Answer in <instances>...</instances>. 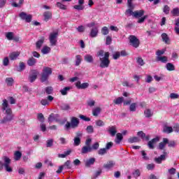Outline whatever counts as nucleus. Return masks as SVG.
<instances>
[{"label":"nucleus","instance_id":"f257e3e1","mask_svg":"<svg viewBox=\"0 0 179 179\" xmlns=\"http://www.w3.org/2000/svg\"><path fill=\"white\" fill-rule=\"evenodd\" d=\"M1 110L2 111H6V115L0 121V124H6L7 122H10L13 120V113L12 112V109L9 107V103H8V100L3 99L2 103Z\"/></svg>","mask_w":179,"mask_h":179},{"label":"nucleus","instance_id":"f03ea898","mask_svg":"<svg viewBox=\"0 0 179 179\" xmlns=\"http://www.w3.org/2000/svg\"><path fill=\"white\" fill-rule=\"evenodd\" d=\"M97 57H99L100 68L103 69L104 68H108L110 66V52L99 50L97 52Z\"/></svg>","mask_w":179,"mask_h":179},{"label":"nucleus","instance_id":"7ed1b4c3","mask_svg":"<svg viewBox=\"0 0 179 179\" xmlns=\"http://www.w3.org/2000/svg\"><path fill=\"white\" fill-rule=\"evenodd\" d=\"M51 75H52V69L48 66L43 67L41 76V82H42V83L47 82L48 80V78H50Z\"/></svg>","mask_w":179,"mask_h":179},{"label":"nucleus","instance_id":"20e7f679","mask_svg":"<svg viewBox=\"0 0 179 179\" xmlns=\"http://www.w3.org/2000/svg\"><path fill=\"white\" fill-rule=\"evenodd\" d=\"M3 160L4 162V164H3L1 161H0V170H2V169H3V167L5 168L6 171H8V173H12L13 169L10 167V159H9V157L4 156L3 157Z\"/></svg>","mask_w":179,"mask_h":179},{"label":"nucleus","instance_id":"39448f33","mask_svg":"<svg viewBox=\"0 0 179 179\" xmlns=\"http://www.w3.org/2000/svg\"><path fill=\"white\" fill-rule=\"evenodd\" d=\"M79 125V119H78L76 117H71V122H67L64 126L65 129L68 131L69 129H71V128L75 129L78 128Z\"/></svg>","mask_w":179,"mask_h":179},{"label":"nucleus","instance_id":"423d86ee","mask_svg":"<svg viewBox=\"0 0 179 179\" xmlns=\"http://www.w3.org/2000/svg\"><path fill=\"white\" fill-rule=\"evenodd\" d=\"M143 15H145V10H143L135 11V18L138 19L137 23H143V22L148 19V15L143 16Z\"/></svg>","mask_w":179,"mask_h":179},{"label":"nucleus","instance_id":"0eeeda50","mask_svg":"<svg viewBox=\"0 0 179 179\" xmlns=\"http://www.w3.org/2000/svg\"><path fill=\"white\" fill-rule=\"evenodd\" d=\"M135 9V6L132 3V0L127 1V9L125 12V15L127 16H132L135 17V12L134 11Z\"/></svg>","mask_w":179,"mask_h":179},{"label":"nucleus","instance_id":"6e6552de","mask_svg":"<svg viewBox=\"0 0 179 179\" xmlns=\"http://www.w3.org/2000/svg\"><path fill=\"white\" fill-rule=\"evenodd\" d=\"M19 17H20L22 20H25L27 23H30V22H31V19H33V15L22 11L19 14Z\"/></svg>","mask_w":179,"mask_h":179},{"label":"nucleus","instance_id":"1a4fd4ad","mask_svg":"<svg viewBox=\"0 0 179 179\" xmlns=\"http://www.w3.org/2000/svg\"><path fill=\"white\" fill-rule=\"evenodd\" d=\"M58 38V32H52L49 36V41L50 43V45H57V41Z\"/></svg>","mask_w":179,"mask_h":179},{"label":"nucleus","instance_id":"9d476101","mask_svg":"<svg viewBox=\"0 0 179 179\" xmlns=\"http://www.w3.org/2000/svg\"><path fill=\"white\" fill-rule=\"evenodd\" d=\"M38 75V71L37 70H32L29 76V80L31 82V83H33L36 79H37V76Z\"/></svg>","mask_w":179,"mask_h":179},{"label":"nucleus","instance_id":"9b49d317","mask_svg":"<svg viewBox=\"0 0 179 179\" xmlns=\"http://www.w3.org/2000/svg\"><path fill=\"white\" fill-rule=\"evenodd\" d=\"M73 9L83 10L85 9V0H78V5L73 6Z\"/></svg>","mask_w":179,"mask_h":179},{"label":"nucleus","instance_id":"f8f14e48","mask_svg":"<svg viewBox=\"0 0 179 179\" xmlns=\"http://www.w3.org/2000/svg\"><path fill=\"white\" fill-rule=\"evenodd\" d=\"M76 87H77V89H79V90L87 89V87H89V83H80V81H78L76 83Z\"/></svg>","mask_w":179,"mask_h":179},{"label":"nucleus","instance_id":"ddd939ff","mask_svg":"<svg viewBox=\"0 0 179 179\" xmlns=\"http://www.w3.org/2000/svg\"><path fill=\"white\" fill-rule=\"evenodd\" d=\"M92 151V146L84 145L81 148V155H87V153H90Z\"/></svg>","mask_w":179,"mask_h":179},{"label":"nucleus","instance_id":"4468645a","mask_svg":"<svg viewBox=\"0 0 179 179\" xmlns=\"http://www.w3.org/2000/svg\"><path fill=\"white\" fill-rule=\"evenodd\" d=\"M157 142H159V137H156L155 138H152L148 143V148L150 149H155V143H157Z\"/></svg>","mask_w":179,"mask_h":179},{"label":"nucleus","instance_id":"2eb2a0df","mask_svg":"<svg viewBox=\"0 0 179 179\" xmlns=\"http://www.w3.org/2000/svg\"><path fill=\"white\" fill-rule=\"evenodd\" d=\"M19 55H20V52H13L9 54L8 57H9L10 61H16V59H17V58L19 57Z\"/></svg>","mask_w":179,"mask_h":179},{"label":"nucleus","instance_id":"dca6fc26","mask_svg":"<svg viewBox=\"0 0 179 179\" xmlns=\"http://www.w3.org/2000/svg\"><path fill=\"white\" fill-rule=\"evenodd\" d=\"M115 166V162L109 161L103 165V167L104 169H106V170H111V169L114 168Z\"/></svg>","mask_w":179,"mask_h":179},{"label":"nucleus","instance_id":"f3484780","mask_svg":"<svg viewBox=\"0 0 179 179\" xmlns=\"http://www.w3.org/2000/svg\"><path fill=\"white\" fill-rule=\"evenodd\" d=\"M85 162V167H90V166H93L96 162V158H90L89 159H87Z\"/></svg>","mask_w":179,"mask_h":179},{"label":"nucleus","instance_id":"a211bd4d","mask_svg":"<svg viewBox=\"0 0 179 179\" xmlns=\"http://www.w3.org/2000/svg\"><path fill=\"white\" fill-rule=\"evenodd\" d=\"M169 143V139L167 138H163V142L159 143L158 148L160 150H163L164 148H166V145Z\"/></svg>","mask_w":179,"mask_h":179},{"label":"nucleus","instance_id":"6ab92c4d","mask_svg":"<svg viewBox=\"0 0 179 179\" xmlns=\"http://www.w3.org/2000/svg\"><path fill=\"white\" fill-rule=\"evenodd\" d=\"M84 60L85 61V62H88V64H93V62H94V59L93 58V56L89 54L84 56Z\"/></svg>","mask_w":179,"mask_h":179},{"label":"nucleus","instance_id":"aec40b11","mask_svg":"<svg viewBox=\"0 0 179 179\" xmlns=\"http://www.w3.org/2000/svg\"><path fill=\"white\" fill-rule=\"evenodd\" d=\"M98 34H99V28L94 27L91 29L90 33V36H91L92 38H94V37H97Z\"/></svg>","mask_w":179,"mask_h":179},{"label":"nucleus","instance_id":"412c9836","mask_svg":"<svg viewBox=\"0 0 179 179\" xmlns=\"http://www.w3.org/2000/svg\"><path fill=\"white\" fill-rule=\"evenodd\" d=\"M57 118H58V115L52 113L49 115L48 122H50V124H51V122H54V121H55L56 122H58V119Z\"/></svg>","mask_w":179,"mask_h":179},{"label":"nucleus","instance_id":"4be33fe9","mask_svg":"<svg viewBox=\"0 0 179 179\" xmlns=\"http://www.w3.org/2000/svg\"><path fill=\"white\" fill-rule=\"evenodd\" d=\"M5 82L8 87H12L13 85H15V80L12 77L6 78Z\"/></svg>","mask_w":179,"mask_h":179},{"label":"nucleus","instance_id":"5701e85b","mask_svg":"<svg viewBox=\"0 0 179 179\" xmlns=\"http://www.w3.org/2000/svg\"><path fill=\"white\" fill-rule=\"evenodd\" d=\"M162 41H164L165 44L170 45V38H169V36L167 35V34L163 33L162 34Z\"/></svg>","mask_w":179,"mask_h":179},{"label":"nucleus","instance_id":"b1692460","mask_svg":"<svg viewBox=\"0 0 179 179\" xmlns=\"http://www.w3.org/2000/svg\"><path fill=\"white\" fill-rule=\"evenodd\" d=\"M43 16L45 17V22H48V20H50V19L52 17V13H51V11H45L43 13Z\"/></svg>","mask_w":179,"mask_h":179},{"label":"nucleus","instance_id":"393cba45","mask_svg":"<svg viewBox=\"0 0 179 179\" xmlns=\"http://www.w3.org/2000/svg\"><path fill=\"white\" fill-rule=\"evenodd\" d=\"M44 37H42L41 39H39L36 43V48L37 50H40L41 48V47L43 46V44H44Z\"/></svg>","mask_w":179,"mask_h":179},{"label":"nucleus","instance_id":"a878e982","mask_svg":"<svg viewBox=\"0 0 179 179\" xmlns=\"http://www.w3.org/2000/svg\"><path fill=\"white\" fill-rule=\"evenodd\" d=\"M108 132L110 134L111 136H115V134H117V128L114 126L110 127Z\"/></svg>","mask_w":179,"mask_h":179},{"label":"nucleus","instance_id":"bb28decb","mask_svg":"<svg viewBox=\"0 0 179 179\" xmlns=\"http://www.w3.org/2000/svg\"><path fill=\"white\" fill-rule=\"evenodd\" d=\"M164 160H166V155H162L160 157L155 159V161L158 164H162V162H163Z\"/></svg>","mask_w":179,"mask_h":179},{"label":"nucleus","instance_id":"cd10ccee","mask_svg":"<svg viewBox=\"0 0 179 179\" xmlns=\"http://www.w3.org/2000/svg\"><path fill=\"white\" fill-rule=\"evenodd\" d=\"M122 134L121 133H117L116 134V139L115 140V142L117 145H119V143H121V141H122Z\"/></svg>","mask_w":179,"mask_h":179},{"label":"nucleus","instance_id":"c85d7f7f","mask_svg":"<svg viewBox=\"0 0 179 179\" xmlns=\"http://www.w3.org/2000/svg\"><path fill=\"white\" fill-rule=\"evenodd\" d=\"M173 129V127L169 126H164L162 132L164 134H171Z\"/></svg>","mask_w":179,"mask_h":179},{"label":"nucleus","instance_id":"c756f323","mask_svg":"<svg viewBox=\"0 0 179 179\" xmlns=\"http://www.w3.org/2000/svg\"><path fill=\"white\" fill-rule=\"evenodd\" d=\"M71 153H72V150H69L64 152V154H59L58 157H60L61 159H65V157H66V156H69V155H71Z\"/></svg>","mask_w":179,"mask_h":179},{"label":"nucleus","instance_id":"7c9ffc66","mask_svg":"<svg viewBox=\"0 0 179 179\" xmlns=\"http://www.w3.org/2000/svg\"><path fill=\"white\" fill-rule=\"evenodd\" d=\"M60 107L61 109L64 111H68L69 110H71V106L69 105V103H62Z\"/></svg>","mask_w":179,"mask_h":179},{"label":"nucleus","instance_id":"2f4dec72","mask_svg":"<svg viewBox=\"0 0 179 179\" xmlns=\"http://www.w3.org/2000/svg\"><path fill=\"white\" fill-rule=\"evenodd\" d=\"M27 64L29 66H34V65H36L37 64V59H36L34 57H31L28 61Z\"/></svg>","mask_w":179,"mask_h":179},{"label":"nucleus","instance_id":"473e14b6","mask_svg":"<svg viewBox=\"0 0 179 179\" xmlns=\"http://www.w3.org/2000/svg\"><path fill=\"white\" fill-rule=\"evenodd\" d=\"M51 51V48L48 46H43V48L41 49V52L44 55L49 54V52Z\"/></svg>","mask_w":179,"mask_h":179},{"label":"nucleus","instance_id":"72a5a7b5","mask_svg":"<svg viewBox=\"0 0 179 179\" xmlns=\"http://www.w3.org/2000/svg\"><path fill=\"white\" fill-rule=\"evenodd\" d=\"M100 113H101V108L100 107L95 108L92 110V115L94 117H97Z\"/></svg>","mask_w":179,"mask_h":179},{"label":"nucleus","instance_id":"f704fd0d","mask_svg":"<svg viewBox=\"0 0 179 179\" xmlns=\"http://www.w3.org/2000/svg\"><path fill=\"white\" fill-rule=\"evenodd\" d=\"M144 115L146 118H150V117L153 116V113H152V110L150 109H146L144 111Z\"/></svg>","mask_w":179,"mask_h":179},{"label":"nucleus","instance_id":"c9c22d12","mask_svg":"<svg viewBox=\"0 0 179 179\" xmlns=\"http://www.w3.org/2000/svg\"><path fill=\"white\" fill-rule=\"evenodd\" d=\"M63 3H64V2H62V1L57 2L56 5H57V8H59V9H62V10H66L68 7Z\"/></svg>","mask_w":179,"mask_h":179},{"label":"nucleus","instance_id":"e433bc0d","mask_svg":"<svg viewBox=\"0 0 179 179\" xmlns=\"http://www.w3.org/2000/svg\"><path fill=\"white\" fill-rule=\"evenodd\" d=\"M54 92V88L52 86H48L45 88V93L46 94H52Z\"/></svg>","mask_w":179,"mask_h":179},{"label":"nucleus","instance_id":"4c0bfd02","mask_svg":"<svg viewBox=\"0 0 179 179\" xmlns=\"http://www.w3.org/2000/svg\"><path fill=\"white\" fill-rule=\"evenodd\" d=\"M166 68L167 71H176V66H174V64L171 63H167L166 65Z\"/></svg>","mask_w":179,"mask_h":179},{"label":"nucleus","instance_id":"58836bf2","mask_svg":"<svg viewBox=\"0 0 179 179\" xmlns=\"http://www.w3.org/2000/svg\"><path fill=\"white\" fill-rule=\"evenodd\" d=\"M136 63L139 66H143L145 65V61L142 59V57H138L136 58Z\"/></svg>","mask_w":179,"mask_h":179},{"label":"nucleus","instance_id":"ea45409f","mask_svg":"<svg viewBox=\"0 0 179 179\" xmlns=\"http://www.w3.org/2000/svg\"><path fill=\"white\" fill-rule=\"evenodd\" d=\"M157 61H160L163 64H166L168 61L167 57H166V56H158L157 57Z\"/></svg>","mask_w":179,"mask_h":179},{"label":"nucleus","instance_id":"a19ab883","mask_svg":"<svg viewBox=\"0 0 179 179\" xmlns=\"http://www.w3.org/2000/svg\"><path fill=\"white\" fill-rule=\"evenodd\" d=\"M113 103L117 105L122 104V103H124V97L121 96L115 99V100H113Z\"/></svg>","mask_w":179,"mask_h":179},{"label":"nucleus","instance_id":"79ce46f5","mask_svg":"<svg viewBox=\"0 0 179 179\" xmlns=\"http://www.w3.org/2000/svg\"><path fill=\"white\" fill-rule=\"evenodd\" d=\"M82 62V56L80 55H76V66H79L80 65V63Z\"/></svg>","mask_w":179,"mask_h":179},{"label":"nucleus","instance_id":"37998d69","mask_svg":"<svg viewBox=\"0 0 179 179\" xmlns=\"http://www.w3.org/2000/svg\"><path fill=\"white\" fill-rule=\"evenodd\" d=\"M22 157V152L20 151H16L14 154V159L15 160H20V158Z\"/></svg>","mask_w":179,"mask_h":179},{"label":"nucleus","instance_id":"c03bdc74","mask_svg":"<svg viewBox=\"0 0 179 179\" xmlns=\"http://www.w3.org/2000/svg\"><path fill=\"white\" fill-rule=\"evenodd\" d=\"M129 45H132V47H135V36H130L129 37Z\"/></svg>","mask_w":179,"mask_h":179},{"label":"nucleus","instance_id":"a18cd8bd","mask_svg":"<svg viewBox=\"0 0 179 179\" xmlns=\"http://www.w3.org/2000/svg\"><path fill=\"white\" fill-rule=\"evenodd\" d=\"M69 90H71V87H66L63 90H62L60 91V92L62 94V96H66V94H68V92H69Z\"/></svg>","mask_w":179,"mask_h":179},{"label":"nucleus","instance_id":"49530a36","mask_svg":"<svg viewBox=\"0 0 179 179\" xmlns=\"http://www.w3.org/2000/svg\"><path fill=\"white\" fill-rule=\"evenodd\" d=\"M62 166H63L64 169H71V161H69V160L66 161L63 165H62Z\"/></svg>","mask_w":179,"mask_h":179},{"label":"nucleus","instance_id":"de8ad7c7","mask_svg":"<svg viewBox=\"0 0 179 179\" xmlns=\"http://www.w3.org/2000/svg\"><path fill=\"white\" fill-rule=\"evenodd\" d=\"M97 153L99 156H104V155H106L107 150L106 148H101L98 150Z\"/></svg>","mask_w":179,"mask_h":179},{"label":"nucleus","instance_id":"09e8293b","mask_svg":"<svg viewBox=\"0 0 179 179\" xmlns=\"http://www.w3.org/2000/svg\"><path fill=\"white\" fill-rule=\"evenodd\" d=\"M95 124L96 127H104L106 125V123L101 120H96Z\"/></svg>","mask_w":179,"mask_h":179},{"label":"nucleus","instance_id":"8fccbe9b","mask_svg":"<svg viewBox=\"0 0 179 179\" xmlns=\"http://www.w3.org/2000/svg\"><path fill=\"white\" fill-rule=\"evenodd\" d=\"M171 13L173 15V16H179V8H173L171 11Z\"/></svg>","mask_w":179,"mask_h":179},{"label":"nucleus","instance_id":"3c124183","mask_svg":"<svg viewBox=\"0 0 179 179\" xmlns=\"http://www.w3.org/2000/svg\"><path fill=\"white\" fill-rule=\"evenodd\" d=\"M86 131L87 134H93L94 132V128H93V126L89 125L86 128Z\"/></svg>","mask_w":179,"mask_h":179},{"label":"nucleus","instance_id":"603ef678","mask_svg":"<svg viewBox=\"0 0 179 179\" xmlns=\"http://www.w3.org/2000/svg\"><path fill=\"white\" fill-rule=\"evenodd\" d=\"M101 33L103 34V36H107V34H108L109 31H108V27H103L101 29Z\"/></svg>","mask_w":179,"mask_h":179},{"label":"nucleus","instance_id":"864d4df0","mask_svg":"<svg viewBox=\"0 0 179 179\" xmlns=\"http://www.w3.org/2000/svg\"><path fill=\"white\" fill-rule=\"evenodd\" d=\"M3 66H9V57H6L3 59Z\"/></svg>","mask_w":179,"mask_h":179},{"label":"nucleus","instance_id":"5fc2aeb1","mask_svg":"<svg viewBox=\"0 0 179 179\" xmlns=\"http://www.w3.org/2000/svg\"><path fill=\"white\" fill-rule=\"evenodd\" d=\"M74 146H79V145H80V138L79 137H75L74 139Z\"/></svg>","mask_w":179,"mask_h":179},{"label":"nucleus","instance_id":"6e6d98bb","mask_svg":"<svg viewBox=\"0 0 179 179\" xmlns=\"http://www.w3.org/2000/svg\"><path fill=\"white\" fill-rule=\"evenodd\" d=\"M163 12L165 15H169V13H170V7L168 5H165L163 8Z\"/></svg>","mask_w":179,"mask_h":179},{"label":"nucleus","instance_id":"4d7b16f0","mask_svg":"<svg viewBox=\"0 0 179 179\" xmlns=\"http://www.w3.org/2000/svg\"><path fill=\"white\" fill-rule=\"evenodd\" d=\"M54 145V139L51 138L46 141L47 148H51Z\"/></svg>","mask_w":179,"mask_h":179},{"label":"nucleus","instance_id":"13d9d810","mask_svg":"<svg viewBox=\"0 0 179 179\" xmlns=\"http://www.w3.org/2000/svg\"><path fill=\"white\" fill-rule=\"evenodd\" d=\"M6 37L8 40H13V32H8L6 34Z\"/></svg>","mask_w":179,"mask_h":179},{"label":"nucleus","instance_id":"bf43d9fd","mask_svg":"<svg viewBox=\"0 0 179 179\" xmlns=\"http://www.w3.org/2000/svg\"><path fill=\"white\" fill-rule=\"evenodd\" d=\"M100 147V144L99 143H94L92 146L91 147L92 151V150H97Z\"/></svg>","mask_w":179,"mask_h":179},{"label":"nucleus","instance_id":"052dcab7","mask_svg":"<svg viewBox=\"0 0 179 179\" xmlns=\"http://www.w3.org/2000/svg\"><path fill=\"white\" fill-rule=\"evenodd\" d=\"M137 136L141 139H145V136H146V134H145L143 131H140L137 133Z\"/></svg>","mask_w":179,"mask_h":179},{"label":"nucleus","instance_id":"680f3d73","mask_svg":"<svg viewBox=\"0 0 179 179\" xmlns=\"http://www.w3.org/2000/svg\"><path fill=\"white\" fill-rule=\"evenodd\" d=\"M41 104H42V106H48V104H50V102L48 101V99H43L41 101Z\"/></svg>","mask_w":179,"mask_h":179},{"label":"nucleus","instance_id":"e2e57ef3","mask_svg":"<svg viewBox=\"0 0 179 179\" xmlns=\"http://www.w3.org/2000/svg\"><path fill=\"white\" fill-rule=\"evenodd\" d=\"M121 57V54L120 52H116L113 55V59H118Z\"/></svg>","mask_w":179,"mask_h":179},{"label":"nucleus","instance_id":"0e129e2a","mask_svg":"<svg viewBox=\"0 0 179 179\" xmlns=\"http://www.w3.org/2000/svg\"><path fill=\"white\" fill-rule=\"evenodd\" d=\"M167 143H168L169 148H174L176 146V141H169V140H168Z\"/></svg>","mask_w":179,"mask_h":179},{"label":"nucleus","instance_id":"69168bd1","mask_svg":"<svg viewBox=\"0 0 179 179\" xmlns=\"http://www.w3.org/2000/svg\"><path fill=\"white\" fill-rule=\"evenodd\" d=\"M38 120H39L40 122H44V115L39 113L38 115Z\"/></svg>","mask_w":179,"mask_h":179},{"label":"nucleus","instance_id":"338daca9","mask_svg":"<svg viewBox=\"0 0 179 179\" xmlns=\"http://www.w3.org/2000/svg\"><path fill=\"white\" fill-rule=\"evenodd\" d=\"M25 68H26V65H24V63L20 62L18 71H24Z\"/></svg>","mask_w":179,"mask_h":179},{"label":"nucleus","instance_id":"774afa93","mask_svg":"<svg viewBox=\"0 0 179 179\" xmlns=\"http://www.w3.org/2000/svg\"><path fill=\"white\" fill-rule=\"evenodd\" d=\"M179 95L178 94H176V93H171L170 94V98L172 99H178Z\"/></svg>","mask_w":179,"mask_h":179}]
</instances>
